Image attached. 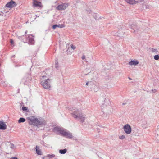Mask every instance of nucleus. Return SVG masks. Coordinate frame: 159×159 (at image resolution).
I'll list each match as a JSON object with an SVG mask.
<instances>
[{
  "label": "nucleus",
  "mask_w": 159,
  "mask_h": 159,
  "mask_svg": "<svg viewBox=\"0 0 159 159\" xmlns=\"http://www.w3.org/2000/svg\"><path fill=\"white\" fill-rule=\"evenodd\" d=\"M154 59L155 60H158L159 59V55H156L154 56Z\"/></svg>",
  "instance_id": "nucleus-25"
},
{
  "label": "nucleus",
  "mask_w": 159,
  "mask_h": 159,
  "mask_svg": "<svg viewBox=\"0 0 159 159\" xmlns=\"http://www.w3.org/2000/svg\"><path fill=\"white\" fill-rule=\"evenodd\" d=\"M7 128L6 125L3 121H0V129L5 130Z\"/></svg>",
  "instance_id": "nucleus-14"
},
{
  "label": "nucleus",
  "mask_w": 159,
  "mask_h": 159,
  "mask_svg": "<svg viewBox=\"0 0 159 159\" xmlns=\"http://www.w3.org/2000/svg\"><path fill=\"white\" fill-rule=\"evenodd\" d=\"M41 84L43 88L45 89H48L51 87L50 80L49 79H47L46 80L42 81Z\"/></svg>",
  "instance_id": "nucleus-4"
},
{
  "label": "nucleus",
  "mask_w": 159,
  "mask_h": 159,
  "mask_svg": "<svg viewBox=\"0 0 159 159\" xmlns=\"http://www.w3.org/2000/svg\"><path fill=\"white\" fill-rule=\"evenodd\" d=\"M10 148L12 149H13L15 148V145L12 143L10 144Z\"/></svg>",
  "instance_id": "nucleus-27"
},
{
  "label": "nucleus",
  "mask_w": 159,
  "mask_h": 159,
  "mask_svg": "<svg viewBox=\"0 0 159 159\" xmlns=\"http://www.w3.org/2000/svg\"><path fill=\"white\" fill-rule=\"evenodd\" d=\"M128 78H129V79H130V80H131V78H130L129 77H128Z\"/></svg>",
  "instance_id": "nucleus-37"
},
{
  "label": "nucleus",
  "mask_w": 159,
  "mask_h": 159,
  "mask_svg": "<svg viewBox=\"0 0 159 159\" xmlns=\"http://www.w3.org/2000/svg\"><path fill=\"white\" fill-rule=\"evenodd\" d=\"M62 135L70 139L72 138L73 137L69 131L66 129L64 130Z\"/></svg>",
  "instance_id": "nucleus-10"
},
{
  "label": "nucleus",
  "mask_w": 159,
  "mask_h": 159,
  "mask_svg": "<svg viewBox=\"0 0 159 159\" xmlns=\"http://www.w3.org/2000/svg\"><path fill=\"white\" fill-rule=\"evenodd\" d=\"M53 130L54 132H56L58 134H60L62 135L65 129L60 127H56L54 128Z\"/></svg>",
  "instance_id": "nucleus-7"
},
{
  "label": "nucleus",
  "mask_w": 159,
  "mask_h": 159,
  "mask_svg": "<svg viewBox=\"0 0 159 159\" xmlns=\"http://www.w3.org/2000/svg\"><path fill=\"white\" fill-rule=\"evenodd\" d=\"M125 104V103H123V105H124Z\"/></svg>",
  "instance_id": "nucleus-38"
},
{
  "label": "nucleus",
  "mask_w": 159,
  "mask_h": 159,
  "mask_svg": "<svg viewBox=\"0 0 159 159\" xmlns=\"http://www.w3.org/2000/svg\"><path fill=\"white\" fill-rule=\"evenodd\" d=\"M10 159H18V158L17 157H13L11 158Z\"/></svg>",
  "instance_id": "nucleus-31"
},
{
  "label": "nucleus",
  "mask_w": 159,
  "mask_h": 159,
  "mask_svg": "<svg viewBox=\"0 0 159 159\" xmlns=\"http://www.w3.org/2000/svg\"><path fill=\"white\" fill-rule=\"evenodd\" d=\"M33 4L34 7H41L42 5L41 3L40 2H38L36 0H33Z\"/></svg>",
  "instance_id": "nucleus-12"
},
{
  "label": "nucleus",
  "mask_w": 159,
  "mask_h": 159,
  "mask_svg": "<svg viewBox=\"0 0 159 159\" xmlns=\"http://www.w3.org/2000/svg\"><path fill=\"white\" fill-rule=\"evenodd\" d=\"M118 36L119 37H122V36L121 35H120V34H119L118 35Z\"/></svg>",
  "instance_id": "nucleus-34"
},
{
  "label": "nucleus",
  "mask_w": 159,
  "mask_h": 159,
  "mask_svg": "<svg viewBox=\"0 0 159 159\" xmlns=\"http://www.w3.org/2000/svg\"><path fill=\"white\" fill-rule=\"evenodd\" d=\"M119 138L120 139H123L125 138V136L124 135H122V136H120Z\"/></svg>",
  "instance_id": "nucleus-26"
},
{
  "label": "nucleus",
  "mask_w": 159,
  "mask_h": 159,
  "mask_svg": "<svg viewBox=\"0 0 159 159\" xmlns=\"http://www.w3.org/2000/svg\"><path fill=\"white\" fill-rule=\"evenodd\" d=\"M22 110L25 111H28V108L27 107H22Z\"/></svg>",
  "instance_id": "nucleus-24"
},
{
  "label": "nucleus",
  "mask_w": 159,
  "mask_h": 159,
  "mask_svg": "<svg viewBox=\"0 0 159 159\" xmlns=\"http://www.w3.org/2000/svg\"><path fill=\"white\" fill-rule=\"evenodd\" d=\"M71 48L72 49L74 50L76 48V47L75 45H71Z\"/></svg>",
  "instance_id": "nucleus-28"
},
{
  "label": "nucleus",
  "mask_w": 159,
  "mask_h": 159,
  "mask_svg": "<svg viewBox=\"0 0 159 159\" xmlns=\"http://www.w3.org/2000/svg\"><path fill=\"white\" fill-rule=\"evenodd\" d=\"M55 67L57 69H58L59 68V65L58 64V62L57 60H56L55 61Z\"/></svg>",
  "instance_id": "nucleus-23"
},
{
  "label": "nucleus",
  "mask_w": 159,
  "mask_h": 159,
  "mask_svg": "<svg viewBox=\"0 0 159 159\" xmlns=\"http://www.w3.org/2000/svg\"><path fill=\"white\" fill-rule=\"evenodd\" d=\"M126 2L130 4H134L135 2H139V1H136L135 0H125Z\"/></svg>",
  "instance_id": "nucleus-17"
},
{
  "label": "nucleus",
  "mask_w": 159,
  "mask_h": 159,
  "mask_svg": "<svg viewBox=\"0 0 159 159\" xmlns=\"http://www.w3.org/2000/svg\"><path fill=\"white\" fill-rule=\"evenodd\" d=\"M36 151L37 154L39 155H41L42 154L41 151L38 146H36Z\"/></svg>",
  "instance_id": "nucleus-18"
},
{
  "label": "nucleus",
  "mask_w": 159,
  "mask_h": 159,
  "mask_svg": "<svg viewBox=\"0 0 159 159\" xmlns=\"http://www.w3.org/2000/svg\"><path fill=\"white\" fill-rule=\"evenodd\" d=\"M67 7V4L64 3L58 5L56 9L59 10H65Z\"/></svg>",
  "instance_id": "nucleus-9"
},
{
  "label": "nucleus",
  "mask_w": 159,
  "mask_h": 159,
  "mask_svg": "<svg viewBox=\"0 0 159 159\" xmlns=\"http://www.w3.org/2000/svg\"><path fill=\"white\" fill-rule=\"evenodd\" d=\"M15 2L12 0H11L10 2L7 3L6 5L7 7L11 8L15 6Z\"/></svg>",
  "instance_id": "nucleus-11"
},
{
  "label": "nucleus",
  "mask_w": 159,
  "mask_h": 159,
  "mask_svg": "<svg viewBox=\"0 0 159 159\" xmlns=\"http://www.w3.org/2000/svg\"><path fill=\"white\" fill-rule=\"evenodd\" d=\"M64 27V25H62V24H61V25H60V24H58V25L55 24V25H54L52 26V28L53 29H55L57 27L62 28H63Z\"/></svg>",
  "instance_id": "nucleus-16"
},
{
  "label": "nucleus",
  "mask_w": 159,
  "mask_h": 159,
  "mask_svg": "<svg viewBox=\"0 0 159 159\" xmlns=\"http://www.w3.org/2000/svg\"><path fill=\"white\" fill-rule=\"evenodd\" d=\"M130 28L133 30V31H131L132 32H135V29L136 28V26L135 24H132L130 26Z\"/></svg>",
  "instance_id": "nucleus-19"
},
{
  "label": "nucleus",
  "mask_w": 159,
  "mask_h": 159,
  "mask_svg": "<svg viewBox=\"0 0 159 159\" xmlns=\"http://www.w3.org/2000/svg\"><path fill=\"white\" fill-rule=\"evenodd\" d=\"M27 32V30L25 32V34H26Z\"/></svg>",
  "instance_id": "nucleus-35"
},
{
  "label": "nucleus",
  "mask_w": 159,
  "mask_h": 159,
  "mask_svg": "<svg viewBox=\"0 0 159 159\" xmlns=\"http://www.w3.org/2000/svg\"><path fill=\"white\" fill-rule=\"evenodd\" d=\"M139 61H138L137 60H132L130 61L129 62V64L130 65L132 66V65H134V66H136L137 65H138L139 64Z\"/></svg>",
  "instance_id": "nucleus-15"
},
{
  "label": "nucleus",
  "mask_w": 159,
  "mask_h": 159,
  "mask_svg": "<svg viewBox=\"0 0 159 159\" xmlns=\"http://www.w3.org/2000/svg\"><path fill=\"white\" fill-rule=\"evenodd\" d=\"M44 77H45V76H42V78H43Z\"/></svg>",
  "instance_id": "nucleus-36"
},
{
  "label": "nucleus",
  "mask_w": 159,
  "mask_h": 159,
  "mask_svg": "<svg viewBox=\"0 0 159 159\" xmlns=\"http://www.w3.org/2000/svg\"><path fill=\"white\" fill-rule=\"evenodd\" d=\"M151 51L152 53H154L155 54H157L158 51L156 49L153 48H151Z\"/></svg>",
  "instance_id": "nucleus-22"
},
{
  "label": "nucleus",
  "mask_w": 159,
  "mask_h": 159,
  "mask_svg": "<svg viewBox=\"0 0 159 159\" xmlns=\"http://www.w3.org/2000/svg\"><path fill=\"white\" fill-rule=\"evenodd\" d=\"M28 43L29 44H32L34 43V41L32 35H29L28 38Z\"/></svg>",
  "instance_id": "nucleus-13"
},
{
  "label": "nucleus",
  "mask_w": 159,
  "mask_h": 159,
  "mask_svg": "<svg viewBox=\"0 0 159 159\" xmlns=\"http://www.w3.org/2000/svg\"><path fill=\"white\" fill-rule=\"evenodd\" d=\"M88 11L89 12V13H90V12H91V10H88Z\"/></svg>",
  "instance_id": "nucleus-33"
},
{
  "label": "nucleus",
  "mask_w": 159,
  "mask_h": 159,
  "mask_svg": "<svg viewBox=\"0 0 159 159\" xmlns=\"http://www.w3.org/2000/svg\"><path fill=\"white\" fill-rule=\"evenodd\" d=\"M28 119L29 121V124L30 125H34L36 126L37 119L34 116H31L28 118Z\"/></svg>",
  "instance_id": "nucleus-5"
},
{
  "label": "nucleus",
  "mask_w": 159,
  "mask_h": 159,
  "mask_svg": "<svg viewBox=\"0 0 159 159\" xmlns=\"http://www.w3.org/2000/svg\"><path fill=\"white\" fill-rule=\"evenodd\" d=\"M86 85L89 86L91 91L96 92L98 90L99 88L97 86L95 85L92 81L87 82L86 84Z\"/></svg>",
  "instance_id": "nucleus-3"
},
{
  "label": "nucleus",
  "mask_w": 159,
  "mask_h": 159,
  "mask_svg": "<svg viewBox=\"0 0 159 159\" xmlns=\"http://www.w3.org/2000/svg\"><path fill=\"white\" fill-rule=\"evenodd\" d=\"M71 116L75 119L78 120H80L81 122L84 121L85 116L83 114L82 111L76 108L73 107L71 109Z\"/></svg>",
  "instance_id": "nucleus-1"
},
{
  "label": "nucleus",
  "mask_w": 159,
  "mask_h": 159,
  "mask_svg": "<svg viewBox=\"0 0 159 159\" xmlns=\"http://www.w3.org/2000/svg\"><path fill=\"white\" fill-rule=\"evenodd\" d=\"M123 129L127 134H129L131 132V129L130 125L129 124L125 125L123 127Z\"/></svg>",
  "instance_id": "nucleus-6"
},
{
  "label": "nucleus",
  "mask_w": 159,
  "mask_h": 159,
  "mask_svg": "<svg viewBox=\"0 0 159 159\" xmlns=\"http://www.w3.org/2000/svg\"><path fill=\"white\" fill-rule=\"evenodd\" d=\"M10 43L12 44L13 45L14 44V42L13 41L12 39H10Z\"/></svg>",
  "instance_id": "nucleus-29"
},
{
  "label": "nucleus",
  "mask_w": 159,
  "mask_h": 159,
  "mask_svg": "<svg viewBox=\"0 0 159 159\" xmlns=\"http://www.w3.org/2000/svg\"><path fill=\"white\" fill-rule=\"evenodd\" d=\"M67 152V149H61L59 150V152L61 154H64L66 153Z\"/></svg>",
  "instance_id": "nucleus-20"
},
{
  "label": "nucleus",
  "mask_w": 159,
  "mask_h": 159,
  "mask_svg": "<svg viewBox=\"0 0 159 159\" xmlns=\"http://www.w3.org/2000/svg\"><path fill=\"white\" fill-rule=\"evenodd\" d=\"M25 119L24 118H20L18 122L19 123H21L24 122L25 121Z\"/></svg>",
  "instance_id": "nucleus-21"
},
{
  "label": "nucleus",
  "mask_w": 159,
  "mask_h": 159,
  "mask_svg": "<svg viewBox=\"0 0 159 159\" xmlns=\"http://www.w3.org/2000/svg\"><path fill=\"white\" fill-rule=\"evenodd\" d=\"M37 121L36 122V126L39 127L40 125H45L46 124V122L43 119H37Z\"/></svg>",
  "instance_id": "nucleus-8"
},
{
  "label": "nucleus",
  "mask_w": 159,
  "mask_h": 159,
  "mask_svg": "<svg viewBox=\"0 0 159 159\" xmlns=\"http://www.w3.org/2000/svg\"><path fill=\"white\" fill-rule=\"evenodd\" d=\"M152 91L153 92V93H155L156 92V90L155 89H152Z\"/></svg>",
  "instance_id": "nucleus-32"
},
{
  "label": "nucleus",
  "mask_w": 159,
  "mask_h": 159,
  "mask_svg": "<svg viewBox=\"0 0 159 159\" xmlns=\"http://www.w3.org/2000/svg\"><path fill=\"white\" fill-rule=\"evenodd\" d=\"M31 80V76L29 74H26L22 79L21 83L27 85L29 83Z\"/></svg>",
  "instance_id": "nucleus-2"
},
{
  "label": "nucleus",
  "mask_w": 159,
  "mask_h": 159,
  "mask_svg": "<svg viewBox=\"0 0 159 159\" xmlns=\"http://www.w3.org/2000/svg\"><path fill=\"white\" fill-rule=\"evenodd\" d=\"M85 58V57L84 55H83L82 57V60H84Z\"/></svg>",
  "instance_id": "nucleus-30"
}]
</instances>
